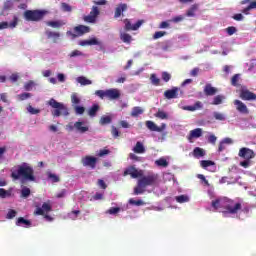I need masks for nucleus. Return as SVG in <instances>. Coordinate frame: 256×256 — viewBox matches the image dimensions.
<instances>
[{"label": "nucleus", "instance_id": "f257e3e1", "mask_svg": "<svg viewBox=\"0 0 256 256\" xmlns=\"http://www.w3.org/2000/svg\"><path fill=\"white\" fill-rule=\"evenodd\" d=\"M159 181V175L156 173H150L146 176H140L137 186L134 188V195H143L147 187H154Z\"/></svg>", "mask_w": 256, "mask_h": 256}, {"label": "nucleus", "instance_id": "f03ea898", "mask_svg": "<svg viewBox=\"0 0 256 256\" xmlns=\"http://www.w3.org/2000/svg\"><path fill=\"white\" fill-rule=\"evenodd\" d=\"M11 177L14 181L19 179H24V181H35V170L27 163H23L22 165H18L17 170H12Z\"/></svg>", "mask_w": 256, "mask_h": 256}, {"label": "nucleus", "instance_id": "7ed1b4c3", "mask_svg": "<svg viewBox=\"0 0 256 256\" xmlns=\"http://www.w3.org/2000/svg\"><path fill=\"white\" fill-rule=\"evenodd\" d=\"M222 207L226 209L224 213H229L230 215H237L243 209V205L240 202H235L230 198L222 199Z\"/></svg>", "mask_w": 256, "mask_h": 256}, {"label": "nucleus", "instance_id": "20e7f679", "mask_svg": "<svg viewBox=\"0 0 256 256\" xmlns=\"http://www.w3.org/2000/svg\"><path fill=\"white\" fill-rule=\"evenodd\" d=\"M48 105L52 107V109H55L52 111L53 117H61V115H69V112H67V107L61 102H57L54 98H51L48 101Z\"/></svg>", "mask_w": 256, "mask_h": 256}, {"label": "nucleus", "instance_id": "39448f33", "mask_svg": "<svg viewBox=\"0 0 256 256\" xmlns=\"http://www.w3.org/2000/svg\"><path fill=\"white\" fill-rule=\"evenodd\" d=\"M47 15L45 10H26L23 13L25 21L39 22Z\"/></svg>", "mask_w": 256, "mask_h": 256}, {"label": "nucleus", "instance_id": "423d86ee", "mask_svg": "<svg viewBox=\"0 0 256 256\" xmlns=\"http://www.w3.org/2000/svg\"><path fill=\"white\" fill-rule=\"evenodd\" d=\"M97 96L100 99H109L110 101H115L121 97V91L117 88H112L108 90H98Z\"/></svg>", "mask_w": 256, "mask_h": 256}, {"label": "nucleus", "instance_id": "0eeeda50", "mask_svg": "<svg viewBox=\"0 0 256 256\" xmlns=\"http://www.w3.org/2000/svg\"><path fill=\"white\" fill-rule=\"evenodd\" d=\"M91 28L85 25H78L73 28V31H67V37H71V39H77V37H83L86 33H90Z\"/></svg>", "mask_w": 256, "mask_h": 256}, {"label": "nucleus", "instance_id": "6e6552de", "mask_svg": "<svg viewBox=\"0 0 256 256\" xmlns=\"http://www.w3.org/2000/svg\"><path fill=\"white\" fill-rule=\"evenodd\" d=\"M127 175H130L132 179H138V177H143V171L137 170L135 166H130L124 171V177H127Z\"/></svg>", "mask_w": 256, "mask_h": 256}, {"label": "nucleus", "instance_id": "1a4fd4ad", "mask_svg": "<svg viewBox=\"0 0 256 256\" xmlns=\"http://www.w3.org/2000/svg\"><path fill=\"white\" fill-rule=\"evenodd\" d=\"M83 124H84L83 122L78 121V122H75L74 125L73 123H69L66 127L70 131H73V129L75 128L76 131H79V133H86V131H89V127L83 126Z\"/></svg>", "mask_w": 256, "mask_h": 256}, {"label": "nucleus", "instance_id": "9d476101", "mask_svg": "<svg viewBox=\"0 0 256 256\" xmlns=\"http://www.w3.org/2000/svg\"><path fill=\"white\" fill-rule=\"evenodd\" d=\"M238 155L248 161L255 158V152L249 148H241Z\"/></svg>", "mask_w": 256, "mask_h": 256}, {"label": "nucleus", "instance_id": "9b49d317", "mask_svg": "<svg viewBox=\"0 0 256 256\" xmlns=\"http://www.w3.org/2000/svg\"><path fill=\"white\" fill-rule=\"evenodd\" d=\"M125 23V31H137L139 27L145 23L143 20H138L134 25L131 24V21L129 19L124 20Z\"/></svg>", "mask_w": 256, "mask_h": 256}, {"label": "nucleus", "instance_id": "f8f14e48", "mask_svg": "<svg viewBox=\"0 0 256 256\" xmlns=\"http://www.w3.org/2000/svg\"><path fill=\"white\" fill-rule=\"evenodd\" d=\"M81 163L84 167H90V169H95V165H97V158L93 156H86L82 158Z\"/></svg>", "mask_w": 256, "mask_h": 256}, {"label": "nucleus", "instance_id": "ddd939ff", "mask_svg": "<svg viewBox=\"0 0 256 256\" xmlns=\"http://www.w3.org/2000/svg\"><path fill=\"white\" fill-rule=\"evenodd\" d=\"M240 99H242L243 101H255L256 94L249 91L248 89L241 90L240 91Z\"/></svg>", "mask_w": 256, "mask_h": 256}, {"label": "nucleus", "instance_id": "4468645a", "mask_svg": "<svg viewBox=\"0 0 256 256\" xmlns=\"http://www.w3.org/2000/svg\"><path fill=\"white\" fill-rule=\"evenodd\" d=\"M19 24V18L17 16L13 17L12 22H0V31L3 29H15Z\"/></svg>", "mask_w": 256, "mask_h": 256}, {"label": "nucleus", "instance_id": "2eb2a0df", "mask_svg": "<svg viewBox=\"0 0 256 256\" xmlns=\"http://www.w3.org/2000/svg\"><path fill=\"white\" fill-rule=\"evenodd\" d=\"M52 207L51 204L49 202H44L42 204V207H38L36 208L34 215H45V213H49L50 211H52Z\"/></svg>", "mask_w": 256, "mask_h": 256}, {"label": "nucleus", "instance_id": "dca6fc26", "mask_svg": "<svg viewBox=\"0 0 256 256\" xmlns=\"http://www.w3.org/2000/svg\"><path fill=\"white\" fill-rule=\"evenodd\" d=\"M179 91H181L178 87H172V89L166 90L164 92L165 99H177L179 97Z\"/></svg>", "mask_w": 256, "mask_h": 256}, {"label": "nucleus", "instance_id": "f3484780", "mask_svg": "<svg viewBox=\"0 0 256 256\" xmlns=\"http://www.w3.org/2000/svg\"><path fill=\"white\" fill-rule=\"evenodd\" d=\"M83 21L85 23H95L97 21V6H93L89 15L83 16Z\"/></svg>", "mask_w": 256, "mask_h": 256}, {"label": "nucleus", "instance_id": "a211bd4d", "mask_svg": "<svg viewBox=\"0 0 256 256\" xmlns=\"http://www.w3.org/2000/svg\"><path fill=\"white\" fill-rule=\"evenodd\" d=\"M146 127L150 131H156L157 133H161L165 129L166 125L162 124L161 127H159V126L155 125V122L148 120V121H146Z\"/></svg>", "mask_w": 256, "mask_h": 256}, {"label": "nucleus", "instance_id": "6ab92c4d", "mask_svg": "<svg viewBox=\"0 0 256 256\" xmlns=\"http://www.w3.org/2000/svg\"><path fill=\"white\" fill-rule=\"evenodd\" d=\"M234 105H236V109L239 111V113L248 115L249 109L247 108V105H245V103H243L241 100H235Z\"/></svg>", "mask_w": 256, "mask_h": 256}, {"label": "nucleus", "instance_id": "aec40b11", "mask_svg": "<svg viewBox=\"0 0 256 256\" xmlns=\"http://www.w3.org/2000/svg\"><path fill=\"white\" fill-rule=\"evenodd\" d=\"M202 135H203V129L196 128V129L190 131L189 135L187 136V139L191 143V140L199 139V137H201Z\"/></svg>", "mask_w": 256, "mask_h": 256}, {"label": "nucleus", "instance_id": "412c9836", "mask_svg": "<svg viewBox=\"0 0 256 256\" xmlns=\"http://www.w3.org/2000/svg\"><path fill=\"white\" fill-rule=\"evenodd\" d=\"M217 88L213 87L211 84H206L204 87V94L207 97H212L213 95H217Z\"/></svg>", "mask_w": 256, "mask_h": 256}, {"label": "nucleus", "instance_id": "4be33fe9", "mask_svg": "<svg viewBox=\"0 0 256 256\" xmlns=\"http://www.w3.org/2000/svg\"><path fill=\"white\" fill-rule=\"evenodd\" d=\"M127 9V4H119L117 7H116V10H115V14H114V17L115 19L121 17V14L123 13V11H125Z\"/></svg>", "mask_w": 256, "mask_h": 256}, {"label": "nucleus", "instance_id": "5701e85b", "mask_svg": "<svg viewBox=\"0 0 256 256\" xmlns=\"http://www.w3.org/2000/svg\"><path fill=\"white\" fill-rule=\"evenodd\" d=\"M145 110L139 106H135L132 108V111L130 113L131 117H139V115H143Z\"/></svg>", "mask_w": 256, "mask_h": 256}, {"label": "nucleus", "instance_id": "b1692460", "mask_svg": "<svg viewBox=\"0 0 256 256\" xmlns=\"http://www.w3.org/2000/svg\"><path fill=\"white\" fill-rule=\"evenodd\" d=\"M193 157H195L196 159L205 157V150H203V148H199V147L194 148Z\"/></svg>", "mask_w": 256, "mask_h": 256}, {"label": "nucleus", "instance_id": "393cba45", "mask_svg": "<svg viewBox=\"0 0 256 256\" xmlns=\"http://www.w3.org/2000/svg\"><path fill=\"white\" fill-rule=\"evenodd\" d=\"M46 35L48 39H53L54 43H57V39L61 37V34H59V32H52V31H46Z\"/></svg>", "mask_w": 256, "mask_h": 256}, {"label": "nucleus", "instance_id": "a878e982", "mask_svg": "<svg viewBox=\"0 0 256 256\" xmlns=\"http://www.w3.org/2000/svg\"><path fill=\"white\" fill-rule=\"evenodd\" d=\"M133 151L134 153L143 154L145 153V146H143V143L137 142L133 148Z\"/></svg>", "mask_w": 256, "mask_h": 256}, {"label": "nucleus", "instance_id": "bb28decb", "mask_svg": "<svg viewBox=\"0 0 256 256\" xmlns=\"http://www.w3.org/2000/svg\"><path fill=\"white\" fill-rule=\"evenodd\" d=\"M199 9V6L197 4H193L186 12L187 17H195V11Z\"/></svg>", "mask_w": 256, "mask_h": 256}, {"label": "nucleus", "instance_id": "cd10ccee", "mask_svg": "<svg viewBox=\"0 0 256 256\" xmlns=\"http://www.w3.org/2000/svg\"><path fill=\"white\" fill-rule=\"evenodd\" d=\"M46 25H48V27H52L53 29H59L63 27V24L61 21H48L46 22Z\"/></svg>", "mask_w": 256, "mask_h": 256}, {"label": "nucleus", "instance_id": "c85d7f7f", "mask_svg": "<svg viewBox=\"0 0 256 256\" xmlns=\"http://www.w3.org/2000/svg\"><path fill=\"white\" fill-rule=\"evenodd\" d=\"M79 45H81V47H86V45H97V38L82 40L80 41Z\"/></svg>", "mask_w": 256, "mask_h": 256}, {"label": "nucleus", "instance_id": "c756f323", "mask_svg": "<svg viewBox=\"0 0 256 256\" xmlns=\"http://www.w3.org/2000/svg\"><path fill=\"white\" fill-rule=\"evenodd\" d=\"M251 9H256V1L250 2V4L242 10V13H244V15H249Z\"/></svg>", "mask_w": 256, "mask_h": 256}, {"label": "nucleus", "instance_id": "7c9ffc66", "mask_svg": "<svg viewBox=\"0 0 256 256\" xmlns=\"http://www.w3.org/2000/svg\"><path fill=\"white\" fill-rule=\"evenodd\" d=\"M225 101V96L223 95H217L213 98L212 105H221Z\"/></svg>", "mask_w": 256, "mask_h": 256}, {"label": "nucleus", "instance_id": "2f4dec72", "mask_svg": "<svg viewBox=\"0 0 256 256\" xmlns=\"http://www.w3.org/2000/svg\"><path fill=\"white\" fill-rule=\"evenodd\" d=\"M155 164L158 167H169V162L165 158H160V159L156 160Z\"/></svg>", "mask_w": 256, "mask_h": 256}, {"label": "nucleus", "instance_id": "473e14b6", "mask_svg": "<svg viewBox=\"0 0 256 256\" xmlns=\"http://www.w3.org/2000/svg\"><path fill=\"white\" fill-rule=\"evenodd\" d=\"M31 97H33V95L29 92H24L17 95V99H19V101H26V99H31Z\"/></svg>", "mask_w": 256, "mask_h": 256}, {"label": "nucleus", "instance_id": "72a5a7b5", "mask_svg": "<svg viewBox=\"0 0 256 256\" xmlns=\"http://www.w3.org/2000/svg\"><path fill=\"white\" fill-rule=\"evenodd\" d=\"M120 39H121V41H123V43H131V41H132V37H131V35L130 34H127V33H122L121 35H120Z\"/></svg>", "mask_w": 256, "mask_h": 256}, {"label": "nucleus", "instance_id": "f704fd0d", "mask_svg": "<svg viewBox=\"0 0 256 256\" xmlns=\"http://www.w3.org/2000/svg\"><path fill=\"white\" fill-rule=\"evenodd\" d=\"M16 225H26V227H31V221H29L23 217H20V218H18Z\"/></svg>", "mask_w": 256, "mask_h": 256}, {"label": "nucleus", "instance_id": "c9c22d12", "mask_svg": "<svg viewBox=\"0 0 256 256\" xmlns=\"http://www.w3.org/2000/svg\"><path fill=\"white\" fill-rule=\"evenodd\" d=\"M8 197H11V191L0 188V199H7Z\"/></svg>", "mask_w": 256, "mask_h": 256}, {"label": "nucleus", "instance_id": "e433bc0d", "mask_svg": "<svg viewBox=\"0 0 256 256\" xmlns=\"http://www.w3.org/2000/svg\"><path fill=\"white\" fill-rule=\"evenodd\" d=\"M150 81L152 85H155L156 87H159L161 83V79H159L156 74H151Z\"/></svg>", "mask_w": 256, "mask_h": 256}, {"label": "nucleus", "instance_id": "4c0bfd02", "mask_svg": "<svg viewBox=\"0 0 256 256\" xmlns=\"http://www.w3.org/2000/svg\"><path fill=\"white\" fill-rule=\"evenodd\" d=\"M212 207L217 211L220 207H223V199H216L212 201Z\"/></svg>", "mask_w": 256, "mask_h": 256}, {"label": "nucleus", "instance_id": "58836bf2", "mask_svg": "<svg viewBox=\"0 0 256 256\" xmlns=\"http://www.w3.org/2000/svg\"><path fill=\"white\" fill-rule=\"evenodd\" d=\"M27 111L30 115H39V113H41V110L34 108L31 104L27 106Z\"/></svg>", "mask_w": 256, "mask_h": 256}, {"label": "nucleus", "instance_id": "ea45409f", "mask_svg": "<svg viewBox=\"0 0 256 256\" xmlns=\"http://www.w3.org/2000/svg\"><path fill=\"white\" fill-rule=\"evenodd\" d=\"M200 165L203 169H207V167H212V165H215V162L211 160H202Z\"/></svg>", "mask_w": 256, "mask_h": 256}, {"label": "nucleus", "instance_id": "a19ab883", "mask_svg": "<svg viewBox=\"0 0 256 256\" xmlns=\"http://www.w3.org/2000/svg\"><path fill=\"white\" fill-rule=\"evenodd\" d=\"M61 9L62 11H64V13H71L73 11V8L71 7V5L65 2L61 3Z\"/></svg>", "mask_w": 256, "mask_h": 256}, {"label": "nucleus", "instance_id": "79ce46f5", "mask_svg": "<svg viewBox=\"0 0 256 256\" xmlns=\"http://www.w3.org/2000/svg\"><path fill=\"white\" fill-rule=\"evenodd\" d=\"M112 118L111 116H102L99 123L100 125H109V123H111Z\"/></svg>", "mask_w": 256, "mask_h": 256}, {"label": "nucleus", "instance_id": "37998d69", "mask_svg": "<svg viewBox=\"0 0 256 256\" xmlns=\"http://www.w3.org/2000/svg\"><path fill=\"white\" fill-rule=\"evenodd\" d=\"M175 200L177 201V203H187L189 202V196L187 195L176 196Z\"/></svg>", "mask_w": 256, "mask_h": 256}, {"label": "nucleus", "instance_id": "c03bdc74", "mask_svg": "<svg viewBox=\"0 0 256 256\" xmlns=\"http://www.w3.org/2000/svg\"><path fill=\"white\" fill-rule=\"evenodd\" d=\"M47 175L48 179H51L52 183H59V181H61V178H59V176H57L56 174L48 172Z\"/></svg>", "mask_w": 256, "mask_h": 256}, {"label": "nucleus", "instance_id": "a18cd8bd", "mask_svg": "<svg viewBox=\"0 0 256 256\" xmlns=\"http://www.w3.org/2000/svg\"><path fill=\"white\" fill-rule=\"evenodd\" d=\"M77 81L80 83V85H91V80L87 79L84 76L78 77Z\"/></svg>", "mask_w": 256, "mask_h": 256}, {"label": "nucleus", "instance_id": "49530a36", "mask_svg": "<svg viewBox=\"0 0 256 256\" xmlns=\"http://www.w3.org/2000/svg\"><path fill=\"white\" fill-rule=\"evenodd\" d=\"M213 117L216 119V121H225L226 119L225 115L221 112H214Z\"/></svg>", "mask_w": 256, "mask_h": 256}, {"label": "nucleus", "instance_id": "de8ad7c7", "mask_svg": "<svg viewBox=\"0 0 256 256\" xmlns=\"http://www.w3.org/2000/svg\"><path fill=\"white\" fill-rule=\"evenodd\" d=\"M155 117L158 119H169V115H167L163 110H158V112L155 114Z\"/></svg>", "mask_w": 256, "mask_h": 256}, {"label": "nucleus", "instance_id": "09e8293b", "mask_svg": "<svg viewBox=\"0 0 256 256\" xmlns=\"http://www.w3.org/2000/svg\"><path fill=\"white\" fill-rule=\"evenodd\" d=\"M29 195H31V189H29L28 187H23L21 190V197H24V199H27Z\"/></svg>", "mask_w": 256, "mask_h": 256}, {"label": "nucleus", "instance_id": "8fccbe9b", "mask_svg": "<svg viewBox=\"0 0 256 256\" xmlns=\"http://www.w3.org/2000/svg\"><path fill=\"white\" fill-rule=\"evenodd\" d=\"M239 74H235L232 78H231V85L233 87H239Z\"/></svg>", "mask_w": 256, "mask_h": 256}, {"label": "nucleus", "instance_id": "3c124183", "mask_svg": "<svg viewBox=\"0 0 256 256\" xmlns=\"http://www.w3.org/2000/svg\"><path fill=\"white\" fill-rule=\"evenodd\" d=\"M35 87V82L33 80H30L24 84L25 91H31Z\"/></svg>", "mask_w": 256, "mask_h": 256}, {"label": "nucleus", "instance_id": "603ef678", "mask_svg": "<svg viewBox=\"0 0 256 256\" xmlns=\"http://www.w3.org/2000/svg\"><path fill=\"white\" fill-rule=\"evenodd\" d=\"M111 153V150L107 148L100 149L98 152V157H105L106 155H109Z\"/></svg>", "mask_w": 256, "mask_h": 256}, {"label": "nucleus", "instance_id": "864d4df0", "mask_svg": "<svg viewBox=\"0 0 256 256\" xmlns=\"http://www.w3.org/2000/svg\"><path fill=\"white\" fill-rule=\"evenodd\" d=\"M167 35V32L165 31H157L153 35V39H161V37H165Z\"/></svg>", "mask_w": 256, "mask_h": 256}, {"label": "nucleus", "instance_id": "5fc2aeb1", "mask_svg": "<svg viewBox=\"0 0 256 256\" xmlns=\"http://www.w3.org/2000/svg\"><path fill=\"white\" fill-rule=\"evenodd\" d=\"M88 114L90 115V117H95V115L97 114V104H94L90 110L88 111Z\"/></svg>", "mask_w": 256, "mask_h": 256}, {"label": "nucleus", "instance_id": "6e6d98bb", "mask_svg": "<svg viewBox=\"0 0 256 256\" xmlns=\"http://www.w3.org/2000/svg\"><path fill=\"white\" fill-rule=\"evenodd\" d=\"M71 102L73 103V105H79V103H81V99H79L77 94H72Z\"/></svg>", "mask_w": 256, "mask_h": 256}, {"label": "nucleus", "instance_id": "4d7b16f0", "mask_svg": "<svg viewBox=\"0 0 256 256\" xmlns=\"http://www.w3.org/2000/svg\"><path fill=\"white\" fill-rule=\"evenodd\" d=\"M162 80H164L165 83H169V81H171V75L169 72H162Z\"/></svg>", "mask_w": 256, "mask_h": 256}, {"label": "nucleus", "instance_id": "13d9d810", "mask_svg": "<svg viewBox=\"0 0 256 256\" xmlns=\"http://www.w3.org/2000/svg\"><path fill=\"white\" fill-rule=\"evenodd\" d=\"M184 19L185 17L183 15H179V16L173 17L170 21L172 23H181V21H183Z\"/></svg>", "mask_w": 256, "mask_h": 256}, {"label": "nucleus", "instance_id": "bf43d9fd", "mask_svg": "<svg viewBox=\"0 0 256 256\" xmlns=\"http://www.w3.org/2000/svg\"><path fill=\"white\" fill-rule=\"evenodd\" d=\"M74 109L77 115H83L85 113V107L83 106H75Z\"/></svg>", "mask_w": 256, "mask_h": 256}, {"label": "nucleus", "instance_id": "052dcab7", "mask_svg": "<svg viewBox=\"0 0 256 256\" xmlns=\"http://www.w3.org/2000/svg\"><path fill=\"white\" fill-rule=\"evenodd\" d=\"M111 134H112V136H113L115 139H117V137H119V135H121V132H119V130L117 129V127L112 126Z\"/></svg>", "mask_w": 256, "mask_h": 256}, {"label": "nucleus", "instance_id": "680f3d73", "mask_svg": "<svg viewBox=\"0 0 256 256\" xmlns=\"http://www.w3.org/2000/svg\"><path fill=\"white\" fill-rule=\"evenodd\" d=\"M119 211H121V208L119 207H111L109 210H108V213L110 215H117V213H119Z\"/></svg>", "mask_w": 256, "mask_h": 256}, {"label": "nucleus", "instance_id": "e2e57ef3", "mask_svg": "<svg viewBox=\"0 0 256 256\" xmlns=\"http://www.w3.org/2000/svg\"><path fill=\"white\" fill-rule=\"evenodd\" d=\"M208 143H211V145H215V143H217V136H215V134H211L208 137Z\"/></svg>", "mask_w": 256, "mask_h": 256}, {"label": "nucleus", "instance_id": "0e129e2a", "mask_svg": "<svg viewBox=\"0 0 256 256\" xmlns=\"http://www.w3.org/2000/svg\"><path fill=\"white\" fill-rule=\"evenodd\" d=\"M129 158H130L132 161H137V162L143 161V159H142L141 157L137 156V155L134 154V153H130Z\"/></svg>", "mask_w": 256, "mask_h": 256}, {"label": "nucleus", "instance_id": "69168bd1", "mask_svg": "<svg viewBox=\"0 0 256 256\" xmlns=\"http://www.w3.org/2000/svg\"><path fill=\"white\" fill-rule=\"evenodd\" d=\"M129 203H130V205H137L138 207L141 206V205H144L143 200L130 199Z\"/></svg>", "mask_w": 256, "mask_h": 256}, {"label": "nucleus", "instance_id": "338daca9", "mask_svg": "<svg viewBox=\"0 0 256 256\" xmlns=\"http://www.w3.org/2000/svg\"><path fill=\"white\" fill-rule=\"evenodd\" d=\"M228 35H235L237 33V28L235 26H230L226 29Z\"/></svg>", "mask_w": 256, "mask_h": 256}, {"label": "nucleus", "instance_id": "774afa93", "mask_svg": "<svg viewBox=\"0 0 256 256\" xmlns=\"http://www.w3.org/2000/svg\"><path fill=\"white\" fill-rule=\"evenodd\" d=\"M17 215V211L15 210H9L7 213V219H14V217Z\"/></svg>", "mask_w": 256, "mask_h": 256}]
</instances>
